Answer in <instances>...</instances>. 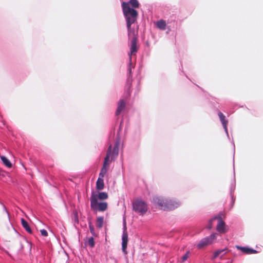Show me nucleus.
<instances>
[{"mask_svg":"<svg viewBox=\"0 0 263 263\" xmlns=\"http://www.w3.org/2000/svg\"><path fill=\"white\" fill-rule=\"evenodd\" d=\"M122 7L123 14L126 19L128 35L129 36L132 32L131 25L136 21L138 13L137 10L130 7L128 3L122 2Z\"/></svg>","mask_w":263,"mask_h":263,"instance_id":"obj_1","label":"nucleus"},{"mask_svg":"<svg viewBox=\"0 0 263 263\" xmlns=\"http://www.w3.org/2000/svg\"><path fill=\"white\" fill-rule=\"evenodd\" d=\"M133 210L140 215H144L147 211L148 207L145 202L141 199H137L133 202Z\"/></svg>","mask_w":263,"mask_h":263,"instance_id":"obj_2","label":"nucleus"},{"mask_svg":"<svg viewBox=\"0 0 263 263\" xmlns=\"http://www.w3.org/2000/svg\"><path fill=\"white\" fill-rule=\"evenodd\" d=\"M90 200L91 209L94 212L97 211L104 212L107 210L108 203L106 202H98V201H96V198L95 197L90 198Z\"/></svg>","mask_w":263,"mask_h":263,"instance_id":"obj_3","label":"nucleus"},{"mask_svg":"<svg viewBox=\"0 0 263 263\" xmlns=\"http://www.w3.org/2000/svg\"><path fill=\"white\" fill-rule=\"evenodd\" d=\"M167 200V199L162 197H154L152 202L155 205H158L161 210L166 211Z\"/></svg>","mask_w":263,"mask_h":263,"instance_id":"obj_4","label":"nucleus"},{"mask_svg":"<svg viewBox=\"0 0 263 263\" xmlns=\"http://www.w3.org/2000/svg\"><path fill=\"white\" fill-rule=\"evenodd\" d=\"M110 155V152H109V151H108L107 154H106V155L104 158L103 167H102L101 172L99 174V177L104 178L105 175L107 173V165L109 164Z\"/></svg>","mask_w":263,"mask_h":263,"instance_id":"obj_5","label":"nucleus"},{"mask_svg":"<svg viewBox=\"0 0 263 263\" xmlns=\"http://www.w3.org/2000/svg\"><path fill=\"white\" fill-rule=\"evenodd\" d=\"M119 142H116L113 149H112V146L111 145H110L108 146V148L107 151V153H108V151L110 152V158L111 159V160H114L118 155L119 153ZM107 153H106L107 154Z\"/></svg>","mask_w":263,"mask_h":263,"instance_id":"obj_6","label":"nucleus"},{"mask_svg":"<svg viewBox=\"0 0 263 263\" xmlns=\"http://www.w3.org/2000/svg\"><path fill=\"white\" fill-rule=\"evenodd\" d=\"M181 204L179 201L174 199H167V210H173L178 208Z\"/></svg>","mask_w":263,"mask_h":263,"instance_id":"obj_7","label":"nucleus"},{"mask_svg":"<svg viewBox=\"0 0 263 263\" xmlns=\"http://www.w3.org/2000/svg\"><path fill=\"white\" fill-rule=\"evenodd\" d=\"M122 251L125 254H127V252L126 250L127 247V243L128 241V234L126 231L125 230L123 231L122 237Z\"/></svg>","mask_w":263,"mask_h":263,"instance_id":"obj_8","label":"nucleus"},{"mask_svg":"<svg viewBox=\"0 0 263 263\" xmlns=\"http://www.w3.org/2000/svg\"><path fill=\"white\" fill-rule=\"evenodd\" d=\"M137 38L136 36V35L134 34V36L132 38V41H131L132 44H131V47H130V53L129 54V59H130V61L132 60V55L135 54L137 51Z\"/></svg>","mask_w":263,"mask_h":263,"instance_id":"obj_9","label":"nucleus"},{"mask_svg":"<svg viewBox=\"0 0 263 263\" xmlns=\"http://www.w3.org/2000/svg\"><path fill=\"white\" fill-rule=\"evenodd\" d=\"M218 221L216 229L220 233H224L227 230H226L225 222L222 220L221 217L217 218Z\"/></svg>","mask_w":263,"mask_h":263,"instance_id":"obj_10","label":"nucleus"},{"mask_svg":"<svg viewBox=\"0 0 263 263\" xmlns=\"http://www.w3.org/2000/svg\"><path fill=\"white\" fill-rule=\"evenodd\" d=\"M108 194L105 192H100L98 194L93 192L91 194L90 198L95 197L96 198V201H98V199L102 200H105L108 198Z\"/></svg>","mask_w":263,"mask_h":263,"instance_id":"obj_11","label":"nucleus"},{"mask_svg":"<svg viewBox=\"0 0 263 263\" xmlns=\"http://www.w3.org/2000/svg\"><path fill=\"white\" fill-rule=\"evenodd\" d=\"M126 102L124 100H120L118 103V107L116 111V115L118 116L124 109Z\"/></svg>","mask_w":263,"mask_h":263,"instance_id":"obj_12","label":"nucleus"},{"mask_svg":"<svg viewBox=\"0 0 263 263\" xmlns=\"http://www.w3.org/2000/svg\"><path fill=\"white\" fill-rule=\"evenodd\" d=\"M218 116L220 118V121L222 123L223 128L227 132V124L228 121L225 119V116L220 111L218 112Z\"/></svg>","mask_w":263,"mask_h":263,"instance_id":"obj_13","label":"nucleus"},{"mask_svg":"<svg viewBox=\"0 0 263 263\" xmlns=\"http://www.w3.org/2000/svg\"><path fill=\"white\" fill-rule=\"evenodd\" d=\"M96 187L98 190H102L104 187V183L103 178H98L96 182Z\"/></svg>","mask_w":263,"mask_h":263,"instance_id":"obj_14","label":"nucleus"},{"mask_svg":"<svg viewBox=\"0 0 263 263\" xmlns=\"http://www.w3.org/2000/svg\"><path fill=\"white\" fill-rule=\"evenodd\" d=\"M21 223L22 226L25 229V230L29 234H31L32 231L28 223L23 218L21 219Z\"/></svg>","mask_w":263,"mask_h":263,"instance_id":"obj_15","label":"nucleus"},{"mask_svg":"<svg viewBox=\"0 0 263 263\" xmlns=\"http://www.w3.org/2000/svg\"><path fill=\"white\" fill-rule=\"evenodd\" d=\"M156 26L160 30H164L166 29V24L164 20H160L156 23Z\"/></svg>","mask_w":263,"mask_h":263,"instance_id":"obj_16","label":"nucleus"},{"mask_svg":"<svg viewBox=\"0 0 263 263\" xmlns=\"http://www.w3.org/2000/svg\"><path fill=\"white\" fill-rule=\"evenodd\" d=\"M209 244H210V241H209L208 239L206 237H205V238H203L202 239H201L199 243L197 245V247L199 248H202L204 247V246H205L208 245H209Z\"/></svg>","mask_w":263,"mask_h":263,"instance_id":"obj_17","label":"nucleus"},{"mask_svg":"<svg viewBox=\"0 0 263 263\" xmlns=\"http://www.w3.org/2000/svg\"><path fill=\"white\" fill-rule=\"evenodd\" d=\"M1 159L2 161L3 164L8 168H10L12 167V163L10 161L7 159V157L4 156H1Z\"/></svg>","mask_w":263,"mask_h":263,"instance_id":"obj_18","label":"nucleus"},{"mask_svg":"<svg viewBox=\"0 0 263 263\" xmlns=\"http://www.w3.org/2000/svg\"><path fill=\"white\" fill-rule=\"evenodd\" d=\"M104 223V217L103 216L98 217L96 220V226L99 229H101Z\"/></svg>","mask_w":263,"mask_h":263,"instance_id":"obj_19","label":"nucleus"},{"mask_svg":"<svg viewBox=\"0 0 263 263\" xmlns=\"http://www.w3.org/2000/svg\"><path fill=\"white\" fill-rule=\"evenodd\" d=\"M129 5L132 6V8H138L139 7V3L138 0H130L129 2Z\"/></svg>","mask_w":263,"mask_h":263,"instance_id":"obj_20","label":"nucleus"},{"mask_svg":"<svg viewBox=\"0 0 263 263\" xmlns=\"http://www.w3.org/2000/svg\"><path fill=\"white\" fill-rule=\"evenodd\" d=\"M227 250V249H222V250H219L215 252L214 254V258L217 257L219 255L222 254V255H224L226 253V251Z\"/></svg>","mask_w":263,"mask_h":263,"instance_id":"obj_21","label":"nucleus"},{"mask_svg":"<svg viewBox=\"0 0 263 263\" xmlns=\"http://www.w3.org/2000/svg\"><path fill=\"white\" fill-rule=\"evenodd\" d=\"M87 243L91 248H93L95 245V242L93 238L92 237H90L89 238H88V239L87 241Z\"/></svg>","mask_w":263,"mask_h":263,"instance_id":"obj_22","label":"nucleus"},{"mask_svg":"<svg viewBox=\"0 0 263 263\" xmlns=\"http://www.w3.org/2000/svg\"><path fill=\"white\" fill-rule=\"evenodd\" d=\"M217 235L218 234L217 233H213L211 234L209 237H206L208 239L209 241H210V244L212 243L216 238Z\"/></svg>","mask_w":263,"mask_h":263,"instance_id":"obj_23","label":"nucleus"},{"mask_svg":"<svg viewBox=\"0 0 263 263\" xmlns=\"http://www.w3.org/2000/svg\"><path fill=\"white\" fill-rule=\"evenodd\" d=\"M257 252L256 250L247 247L244 253L246 254H255Z\"/></svg>","mask_w":263,"mask_h":263,"instance_id":"obj_24","label":"nucleus"},{"mask_svg":"<svg viewBox=\"0 0 263 263\" xmlns=\"http://www.w3.org/2000/svg\"><path fill=\"white\" fill-rule=\"evenodd\" d=\"M88 224L90 233L92 234L93 236H97V234L95 233V228L92 222L91 221H89Z\"/></svg>","mask_w":263,"mask_h":263,"instance_id":"obj_25","label":"nucleus"},{"mask_svg":"<svg viewBox=\"0 0 263 263\" xmlns=\"http://www.w3.org/2000/svg\"><path fill=\"white\" fill-rule=\"evenodd\" d=\"M132 80H129V79L127 80V92L128 93L129 95H130V88L132 87Z\"/></svg>","mask_w":263,"mask_h":263,"instance_id":"obj_26","label":"nucleus"},{"mask_svg":"<svg viewBox=\"0 0 263 263\" xmlns=\"http://www.w3.org/2000/svg\"><path fill=\"white\" fill-rule=\"evenodd\" d=\"M40 232L41 233V235L43 236H48V233L46 230H44V229L41 230Z\"/></svg>","mask_w":263,"mask_h":263,"instance_id":"obj_27","label":"nucleus"},{"mask_svg":"<svg viewBox=\"0 0 263 263\" xmlns=\"http://www.w3.org/2000/svg\"><path fill=\"white\" fill-rule=\"evenodd\" d=\"M216 219H217L216 217L214 218H213V219H212L211 220H210L209 224V225H208V226L207 227L208 229H211L212 228V222H213V221H214Z\"/></svg>","mask_w":263,"mask_h":263,"instance_id":"obj_28","label":"nucleus"},{"mask_svg":"<svg viewBox=\"0 0 263 263\" xmlns=\"http://www.w3.org/2000/svg\"><path fill=\"white\" fill-rule=\"evenodd\" d=\"M189 252H186L182 257V261H185L188 257H189Z\"/></svg>","mask_w":263,"mask_h":263,"instance_id":"obj_29","label":"nucleus"},{"mask_svg":"<svg viewBox=\"0 0 263 263\" xmlns=\"http://www.w3.org/2000/svg\"><path fill=\"white\" fill-rule=\"evenodd\" d=\"M236 248L238 250H241L243 253H244V252H245V250H246V249L247 248V247H240V246H236Z\"/></svg>","mask_w":263,"mask_h":263,"instance_id":"obj_30","label":"nucleus"},{"mask_svg":"<svg viewBox=\"0 0 263 263\" xmlns=\"http://www.w3.org/2000/svg\"><path fill=\"white\" fill-rule=\"evenodd\" d=\"M128 71H129V73H130L132 72V69H131V68H130V67H129V68H128Z\"/></svg>","mask_w":263,"mask_h":263,"instance_id":"obj_31","label":"nucleus"}]
</instances>
